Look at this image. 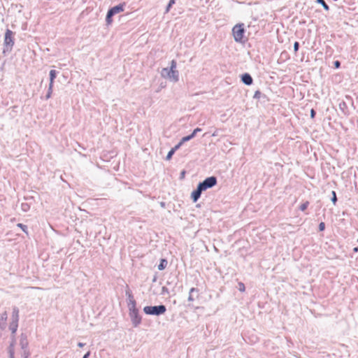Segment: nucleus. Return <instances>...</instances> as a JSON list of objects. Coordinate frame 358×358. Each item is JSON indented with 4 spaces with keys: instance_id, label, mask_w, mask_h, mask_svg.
<instances>
[{
    "instance_id": "obj_34",
    "label": "nucleus",
    "mask_w": 358,
    "mask_h": 358,
    "mask_svg": "<svg viewBox=\"0 0 358 358\" xmlns=\"http://www.w3.org/2000/svg\"><path fill=\"white\" fill-rule=\"evenodd\" d=\"M15 343V336H13V337H12V341H11V343H10V346L14 347Z\"/></svg>"
},
{
    "instance_id": "obj_13",
    "label": "nucleus",
    "mask_w": 358,
    "mask_h": 358,
    "mask_svg": "<svg viewBox=\"0 0 358 358\" xmlns=\"http://www.w3.org/2000/svg\"><path fill=\"white\" fill-rule=\"evenodd\" d=\"M18 327V322L16 321H12L10 324L9 329L12 332L13 336L15 334Z\"/></svg>"
},
{
    "instance_id": "obj_14",
    "label": "nucleus",
    "mask_w": 358,
    "mask_h": 358,
    "mask_svg": "<svg viewBox=\"0 0 358 358\" xmlns=\"http://www.w3.org/2000/svg\"><path fill=\"white\" fill-rule=\"evenodd\" d=\"M194 293H198V290L196 289V288H191L190 290H189V296H188V301H194L195 298H194Z\"/></svg>"
},
{
    "instance_id": "obj_16",
    "label": "nucleus",
    "mask_w": 358,
    "mask_h": 358,
    "mask_svg": "<svg viewBox=\"0 0 358 358\" xmlns=\"http://www.w3.org/2000/svg\"><path fill=\"white\" fill-rule=\"evenodd\" d=\"M167 266V261L164 259H161L160 264L158 265V269L164 270Z\"/></svg>"
},
{
    "instance_id": "obj_10",
    "label": "nucleus",
    "mask_w": 358,
    "mask_h": 358,
    "mask_svg": "<svg viewBox=\"0 0 358 358\" xmlns=\"http://www.w3.org/2000/svg\"><path fill=\"white\" fill-rule=\"evenodd\" d=\"M241 80L244 84L247 85H250L252 83V78L248 73H244L242 76Z\"/></svg>"
},
{
    "instance_id": "obj_5",
    "label": "nucleus",
    "mask_w": 358,
    "mask_h": 358,
    "mask_svg": "<svg viewBox=\"0 0 358 358\" xmlns=\"http://www.w3.org/2000/svg\"><path fill=\"white\" fill-rule=\"evenodd\" d=\"M129 316L134 327H138L141 322V317L138 315L136 308L129 309Z\"/></svg>"
},
{
    "instance_id": "obj_20",
    "label": "nucleus",
    "mask_w": 358,
    "mask_h": 358,
    "mask_svg": "<svg viewBox=\"0 0 358 358\" xmlns=\"http://www.w3.org/2000/svg\"><path fill=\"white\" fill-rule=\"evenodd\" d=\"M52 88H53V86H52V85H49L48 93L46 94V99H48L50 98V96L52 95Z\"/></svg>"
},
{
    "instance_id": "obj_2",
    "label": "nucleus",
    "mask_w": 358,
    "mask_h": 358,
    "mask_svg": "<svg viewBox=\"0 0 358 358\" xmlns=\"http://www.w3.org/2000/svg\"><path fill=\"white\" fill-rule=\"evenodd\" d=\"M161 75L163 78L169 79V80L176 83L179 80V73L178 71H174L169 68H164L162 70Z\"/></svg>"
},
{
    "instance_id": "obj_18",
    "label": "nucleus",
    "mask_w": 358,
    "mask_h": 358,
    "mask_svg": "<svg viewBox=\"0 0 358 358\" xmlns=\"http://www.w3.org/2000/svg\"><path fill=\"white\" fill-rule=\"evenodd\" d=\"M29 208H30V206L27 203H22L21 204V208H22V211H24V212L28 211L29 210Z\"/></svg>"
},
{
    "instance_id": "obj_40",
    "label": "nucleus",
    "mask_w": 358,
    "mask_h": 358,
    "mask_svg": "<svg viewBox=\"0 0 358 358\" xmlns=\"http://www.w3.org/2000/svg\"><path fill=\"white\" fill-rule=\"evenodd\" d=\"M14 353L15 352H8L9 358H14Z\"/></svg>"
},
{
    "instance_id": "obj_27",
    "label": "nucleus",
    "mask_w": 358,
    "mask_h": 358,
    "mask_svg": "<svg viewBox=\"0 0 358 358\" xmlns=\"http://www.w3.org/2000/svg\"><path fill=\"white\" fill-rule=\"evenodd\" d=\"M189 137L185 136L182 138L180 141L179 142L180 145H182L185 142L189 141Z\"/></svg>"
},
{
    "instance_id": "obj_28",
    "label": "nucleus",
    "mask_w": 358,
    "mask_h": 358,
    "mask_svg": "<svg viewBox=\"0 0 358 358\" xmlns=\"http://www.w3.org/2000/svg\"><path fill=\"white\" fill-rule=\"evenodd\" d=\"M189 137L185 136L182 138L180 141L179 142L180 145H182L185 142L189 141Z\"/></svg>"
},
{
    "instance_id": "obj_31",
    "label": "nucleus",
    "mask_w": 358,
    "mask_h": 358,
    "mask_svg": "<svg viewBox=\"0 0 358 358\" xmlns=\"http://www.w3.org/2000/svg\"><path fill=\"white\" fill-rule=\"evenodd\" d=\"M29 355V352H28V351H27V350H24V352H23V354H22V357H23L24 358H28Z\"/></svg>"
},
{
    "instance_id": "obj_45",
    "label": "nucleus",
    "mask_w": 358,
    "mask_h": 358,
    "mask_svg": "<svg viewBox=\"0 0 358 358\" xmlns=\"http://www.w3.org/2000/svg\"><path fill=\"white\" fill-rule=\"evenodd\" d=\"M357 241H358V239H357Z\"/></svg>"
},
{
    "instance_id": "obj_41",
    "label": "nucleus",
    "mask_w": 358,
    "mask_h": 358,
    "mask_svg": "<svg viewBox=\"0 0 358 358\" xmlns=\"http://www.w3.org/2000/svg\"><path fill=\"white\" fill-rule=\"evenodd\" d=\"M84 345H85V344L83 343H78V346L80 347V348H83Z\"/></svg>"
},
{
    "instance_id": "obj_33",
    "label": "nucleus",
    "mask_w": 358,
    "mask_h": 358,
    "mask_svg": "<svg viewBox=\"0 0 358 358\" xmlns=\"http://www.w3.org/2000/svg\"><path fill=\"white\" fill-rule=\"evenodd\" d=\"M15 343V336H13V337H12V341H11V343H10V346L14 347Z\"/></svg>"
},
{
    "instance_id": "obj_39",
    "label": "nucleus",
    "mask_w": 358,
    "mask_h": 358,
    "mask_svg": "<svg viewBox=\"0 0 358 358\" xmlns=\"http://www.w3.org/2000/svg\"><path fill=\"white\" fill-rule=\"evenodd\" d=\"M15 352L14 351V347L9 346L8 348V352Z\"/></svg>"
},
{
    "instance_id": "obj_36",
    "label": "nucleus",
    "mask_w": 358,
    "mask_h": 358,
    "mask_svg": "<svg viewBox=\"0 0 358 358\" xmlns=\"http://www.w3.org/2000/svg\"><path fill=\"white\" fill-rule=\"evenodd\" d=\"M340 65H341V63H340L339 61H335L334 62V66H335L336 68L340 67Z\"/></svg>"
},
{
    "instance_id": "obj_26",
    "label": "nucleus",
    "mask_w": 358,
    "mask_h": 358,
    "mask_svg": "<svg viewBox=\"0 0 358 358\" xmlns=\"http://www.w3.org/2000/svg\"><path fill=\"white\" fill-rule=\"evenodd\" d=\"M332 195H333V196H332L331 201L334 203V204H335L337 201V198H336V192L334 191H332Z\"/></svg>"
},
{
    "instance_id": "obj_43",
    "label": "nucleus",
    "mask_w": 358,
    "mask_h": 358,
    "mask_svg": "<svg viewBox=\"0 0 358 358\" xmlns=\"http://www.w3.org/2000/svg\"><path fill=\"white\" fill-rule=\"evenodd\" d=\"M353 251L355 252H358V247L354 248Z\"/></svg>"
},
{
    "instance_id": "obj_35",
    "label": "nucleus",
    "mask_w": 358,
    "mask_h": 358,
    "mask_svg": "<svg viewBox=\"0 0 358 358\" xmlns=\"http://www.w3.org/2000/svg\"><path fill=\"white\" fill-rule=\"evenodd\" d=\"M181 145H180V143H178L176 145H175V147H174V148H173L172 149H173V150H174L175 151H176L177 150H178V149L180 148V146H181Z\"/></svg>"
},
{
    "instance_id": "obj_12",
    "label": "nucleus",
    "mask_w": 358,
    "mask_h": 358,
    "mask_svg": "<svg viewBox=\"0 0 358 358\" xmlns=\"http://www.w3.org/2000/svg\"><path fill=\"white\" fill-rule=\"evenodd\" d=\"M19 320V310L17 307L13 308L12 313V321H16L18 322Z\"/></svg>"
},
{
    "instance_id": "obj_9",
    "label": "nucleus",
    "mask_w": 358,
    "mask_h": 358,
    "mask_svg": "<svg viewBox=\"0 0 358 358\" xmlns=\"http://www.w3.org/2000/svg\"><path fill=\"white\" fill-rule=\"evenodd\" d=\"M8 315L6 311L0 313V328L4 329L6 327V320Z\"/></svg>"
},
{
    "instance_id": "obj_44",
    "label": "nucleus",
    "mask_w": 358,
    "mask_h": 358,
    "mask_svg": "<svg viewBox=\"0 0 358 358\" xmlns=\"http://www.w3.org/2000/svg\"><path fill=\"white\" fill-rule=\"evenodd\" d=\"M213 136H217L216 132H214V133L213 134Z\"/></svg>"
},
{
    "instance_id": "obj_11",
    "label": "nucleus",
    "mask_w": 358,
    "mask_h": 358,
    "mask_svg": "<svg viewBox=\"0 0 358 358\" xmlns=\"http://www.w3.org/2000/svg\"><path fill=\"white\" fill-rule=\"evenodd\" d=\"M20 344L22 349L27 348V347L28 345V341H27L26 335H24V334L21 335Z\"/></svg>"
},
{
    "instance_id": "obj_24",
    "label": "nucleus",
    "mask_w": 358,
    "mask_h": 358,
    "mask_svg": "<svg viewBox=\"0 0 358 358\" xmlns=\"http://www.w3.org/2000/svg\"><path fill=\"white\" fill-rule=\"evenodd\" d=\"M176 66H177V63L175 60H172L171 62V66H170V69H173L174 71H177L176 70Z\"/></svg>"
},
{
    "instance_id": "obj_25",
    "label": "nucleus",
    "mask_w": 358,
    "mask_h": 358,
    "mask_svg": "<svg viewBox=\"0 0 358 358\" xmlns=\"http://www.w3.org/2000/svg\"><path fill=\"white\" fill-rule=\"evenodd\" d=\"M238 289L241 292H244L245 291V285L243 282H239L238 283Z\"/></svg>"
},
{
    "instance_id": "obj_1",
    "label": "nucleus",
    "mask_w": 358,
    "mask_h": 358,
    "mask_svg": "<svg viewBox=\"0 0 358 358\" xmlns=\"http://www.w3.org/2000/svg\"><path fill=\"white\" fill-rule=\"evenodd\" d=\"M217 183V178L214 176L208 177L206 178L203 182H200L196 189L193 191L191 194V197L194 202L197 201L200 198L202 192L206 190L208 188H211L215 186Z\"/></svg>"
},
{
    "instance_id": "obj_30",
    "label": "nucleus",
    "mask_w": 358,
    "mask_h": 358,
    "mask_svg": "<svg viewBox=\"0 0 358 358\" xmlns=\"http://www.w3.org/2000/svg\"><path fill=\"white\" fill-rule=\"evenodd\" d=\"M299 43L298 42H295L294 43V52H297L298 50H299Z\"/></svg>"
},
{
    "instance_id": "obj_6",
    "label": "nucleus",
    "mask_w": 358,
    "mask_h": 358,
    "mask_svg": "<svg viewBox=\"0 0 358 358\" xmlns=\"http://www.w3.org/2000/svg\"><path fill=\"white\" fill-rule=\"evenodd\" d=\"M123 10H124V6L121 5V4L115 6L113 7L112 8H110L108 11V13L106 15V20L107 23L110 24L112 22V20H111L112 17L113 15H115V14L122 12Z\"/></svg>"
},
{
    "instance_id": "obj_38",
    "label": "nucleus",
    "mask_w": 358,
    "mask_h": 358,
    "mask_svg": "<svg viewBox=\"0 0 358 358\" xmlns=\"http://www.w3.org/2000/svg\"><path fill=\"white\" fill-rule=\"evenodd\" d=\"M90 355V351H88V352H87V353L83 356V358H89Z\"/></svg>"
},
{
    "instance_id": "obj_22",
    "label": "nucleus",
    "mask_w": 358,
    "mask_h": 358,
    "mask_svg": "<svg viewBox=\"0 0 358 358\" xmlns=\"http://www.w3.org/2000/svg\"><path fill=\"white\" fill-rule=\"evenodd\" d=\"M175 150L171 149L167 154L166 155V160H170L173 156V155L175 153Z\"/></svg>"
},
{
    "instance_id": "obj_32",
    "label": "nucleus",
    "mask_w": 358,
    "mask_h": 358,
    "mask_svg": "<svg viewBox=\"0 0 358 358\" xmlns=\"http://www.w3.org/2000/svg\"><path fill=\"white\" fill-rule=\"evenodd\" d=\"M17 226L20 227L24 231H25V229H27V226L22 224H18Z\"/></svg>"
},
{
    "instance_id": "obj_17",
    "label": "nucleus",
    "mask_w": 358,
    "mask_h": 358,
    "mask_svg": "<svg viewBox=\"0 0 358 358\" xmlns=\"http://www.w3.org/2000/svg\"><path fill=\"white\" fill-rule=\"evenodd\" d=\"M201 131V129H200V128H196L190 135L187 136V137H189V138H188V139H189V141H190L191 139H192V138H193L196 135V134H197L198 132H200Z\"/></svg>"
},
{
    "instance_id": "obj_15",
    "label": "nucleus",
    "mask_w": 358,
    "mask_h": 358,
    "mask_svg": "<svg viewBox=\"0 0 358 358\" xmlns=\"http://www.w3.org/2000/svg\"><path fill=\"white\" fill-rule=\"evenodd\" d=\"M57 76V71L55 70H51L50 71V83L49 85H52L53 86L54 80Z\"/></svg>"
},
{
    "instance_id": "obj_29",
    "label": "nucleus",
    "mask_w": 358,
    "mask_h": 358,
    "mask_svg": "<svg viewBox=\"0 0 358 358\" xmlns=\"http://www.w3.org/2000/svg\"><path fill=\"white\" fill-rule=\"evenodd\" d=\"M325 229V224L324 222H320L319 224V230L323 231Z\"/></svg>"
},
{
    "instance_id": "obj_42",
    "label": "nucleus",
    "mask_w": 358,
    "mask_h": 358,
    "mask_svg": "<svg viewBox=\"0 0 358 358\" xmlns=\"http://www.w3.org/2000/svg\"><path fill=\"white\" fill-rule=\"evenodd\" d=\"M259 94H260V93H259V92H258V91H257V92H255V94L254 97H255V98L258 97Z\"/></svg>"
},
{
    "instance_id": "obj_21",
    "label": "nucleus",
    "mask_w": 358,
    "mask_h": 358,
    "mask_svg": "<svg viewBox=\"0 0 358 358\" xmlns=\"http://www.w3.org/2000/svg\"><path fill=\"white\" fill-rule=\"evenodd\" d=\"M175 3V0H170L169 4L166 8V13H168L170 10L171 6Z\"/></svg>"
},
{
    "instance_id": "obj_4",
    "label": "nucleus",
    "mask_w": 358,
    "mask_h": 358,
    "mask_svg": "<svg viewBox=\"0 0 358 358\" xmlns=\"http://www.w3.org/2000/svg\"><path fill=\"white\" fill-rule=\"evenodd\" d=\"M232 32H233L234 40L236 42H241L243 38V36H244V33H245L243 24H241L235 25L232 29Z\"/></svg>"
},
{
    "instance_id": "obj_7",
    "label": "nucleus",
    "mask_w": 358,
    "mask_h": 358,
    "mask_svg": "<svg viewBox=\"0 0 358 358\" xmlns=\"http://www.w3.org/2000/svg\"><path fill=\"white\" fill-rule=\"evenodd\" d=\"M13 31L10 29H7L5 33V38H4V43L6 45H10L13 46L14 44L13 40Z\"/></svg>"
},
{
    "instance_id": "obj_3",
    "label": "nucleus",
    "mask_w": 358,
    "mask_h": 358,
    "mask_svg": "<svg viewBox=\"0 0 358 358\" xmlns=\"http://www.w3.org/2000/svg\"><path fill=\"white\" fill-rule=\"evenodd\" d=\"M166 310V306L164 305L155 306H145L143 311L147 315H160L164 314Z\"/></svg>"
},
{
    "instance_id": "obj_8",
    "label": "nucleus",
    "mask_w": 358,
    "mask_h": 358,
    "mask_svg": "<svg viewBox=\"0 0 358 358\" xmlns=\"http://www.w3.org/2000/svg\"><path fill=\"white\" fill-rule=\"evenodd\" d=\"M126 295L128 297V303H127V304H128L129 309L136 308V301L134 299V296L131 294V293L129 291H127L126 292Z\"/></svg>"
},
{
    "instance_id": "obj_23",
    "label": "nucleus",
    "mask_w": 358,
    "mask_h": 358,
    "mask_svg": "<svg viewBox=\"0 0 358 358\" xmlns=\"http://www.w3.org/2000/svg\"><path fill=\"white\" fill-rule=\"evenodd\" d=\"M308 201H306L305 203L300 206L299 209L302 211H304L308 208Z\"/></svg>"
},
{
    "instance_id": "obj_19",
    "label": "nucleus",
    "mask_w": 358,
    "mask_h": 358,
    "mask_svg": "<svg viewBox=\"0 0 358 358\" xmlns=\"http://www.w3.org/2000/svg\"><path fill=\"white\" fill-rule=\"evenodd\" d=\"M317 1L320 3L322 7L326 10H329V6L325 3V1L324 0H317Z\"/></svg>"
},
{
    "instance_id": "obj_37",
    "label": "nucleus",
    "mask_w": 358,
    "mask_h": 358,
    "mask_svg": "<svg viewBox=\"0 0 358 358\" xmlns=\"http://www.w3.org/2000/svg\"><path fill=\"white\" fill-rule=\"evenodd\" d=\"M315 115V110L313 109H312L311 111H310V116H311V117L312 118L314 117Z\"/></svg>"
}]
</instances>
